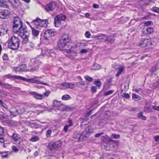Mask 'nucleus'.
<instances>
[{"mask_svg":"<svg viewBox=\"0 0 159 159\" xmlns=\"http://www.w3.org/2000/svg\"><path fill=\"white\" fill-rule=\"evenodd\" d=\"M4 129L3 128L0 127V135H2L4 134Z\"/></svg>","mask_w":159,"mask_h":159,"instance_id":"13d9d810","label":"nucleus"},{"mask_svg":"<svg viewBox=\"0 0 159 159\" xmlns=\"http://www.w3.org/2000/svg\"><path fill=\"white\" fill-rule=\"evenodd\" d=\"M2 87L5 88L6 89H11L13 87V86L11 84L8 83H3Z\"/></svg>","mask_w":159,"mask_h":159,"instance_id":"c85d7f7f","label":"nucleus"},{"mask_svg":"<svg viewBox=\"0 0 159 159\" xmlns=\"http://www.w3.org/2000/svg\"><path fill=\"white\" fill-rule=\"evenodd\" d=\"M61 85L65 87L67 89H73L75 86L74 84L71 83H68L67 82H65L61 83Z\"/></svg>","mask_w":159,"mask_h":159,"instance_id":"ddd939ff","label":"nucleus"},{"mask_svg":"<svg viewBox=\"0 0 159 159\" xmlns=\"http://www.w3.org/2000/svg\"><path fill=\"white\" fill-rule=\"evenodd\" d=\"M18 111L17 110H16V112H11V111H10V112L11 113V115H13L14 116H16L17 115V114L18 113H19L18 112Z\"/></svg>","mask_w":159,"mask_h":159,"instance_id":"8fccbe9b","label":"nucleus"},{"mask_svg":"<svg viewBox=\"0 0 159 159\" xmlns=\"http://www.w3.org/2000/svg\"><path fill=\"white\" fill-rule=\"evenodd\" d=\"M5 142L4 138L2 137H0V142L1 143H3Z\"/></svg>","mask_w":159,"mask_h":159,"instance_id":"69168bd1","label":"nucleus"},{"mask_svg":"<svg viewBox=\"0 0 159 159\" xmlns=\"http://www.w3.org/2000/svg\"><path fill=\"white\" fill-rule=\"evenodd\" d=\"M125 68V67L124 66H122L119 67L118 68V71L116 74V76L118 77L123 71Z\"/></svg>","mask_w":159,"mask_h":159,"instance_id":"5701e85b","label":"nucleus"},{"mask_svg":"<svg viewBox=\"0 0 159 159\" xmlns=\"http://www.w3.org/2000/svg\"><path fill=\"white\" fill-rule=\"evenodd\" d=\"M17 34H19L23 39L22 42V44H26L29 42L28 37L29 36V33L27 31L26 28L22 29L21 31Z\"/></svg>","mask_w":159,"mask_h":159,"instance_id":"20e7f679","label":"nucleus"},{"mask_svg":"<svg viewBox=\"0 0 159 159\" xmlns=\"http://www.w3.org/2000/svg\"><path fill=\"white\" fill-rule=\"evenodd\" d=\"M70 98V96L68 94L64 95L62 97L61 99L63 100H67Z\"/></svg>","mask_w":159,"mask_h":159,"instance_id":"473e14b6","label":"nucleus"},{"mask_svg":"<svg viewBox=\"0 0 159 159\" xmlns=\"http://www.w3.org/2000/svg\"><path fill=\"white\" fill-rule=\"evenodd\" d=\"M56 7V3L54 2H52L45 6V9L47 11H52Z\"/></svg>","mask_w":159,"mask_h":159,"instance_id":"9b49d317","label":"nucleus"},{"mask_svg":"<svg viewBox=\"0 0 159 159\" xmlns=\"http://www.w3.org/2000/svg\"><path fill=\"white\" fill-rule=\"evenodd\" d=\"M20 69L22 71H25L26 70V66L25 64H22L20 66Z\"/></svg>","mask_w":159,"mask_h":159,"instance_id":"c9c22d12","label":"nucleus"},{"mask_svg":"<svg viewBox=\"0 0 159 159\" xmlns=\"http://www.w3.org/2000/svg\"><path fill=\"white\" fill-rule=\"evenodd\" d=\"M30 46L31 47V48H34L35 47L34 45V44L33 43L31 42L30 43Z\"/></svg>","mask_w":159,"mask_h":159,"instance_id":"774afa93","label":"nucleus"},{"mask_svg":"<svg viewBox=\"0 0 159 159\" xmlns=\"http://www.w3.org/2000/svg\"><path fill=\"white\" fill-rule=\"evenodd\" d=\"M152 10L154 12L159 13V8L157 7H154L152 8Z\"/></svg>","mask_w":159,"mask_h":159,"instance_id":"e433bc0d","label":"nucleus"},{"mask_svg":"<svg viewBox=\"0 0 159 159\" xmlns=\"http://www.w3.org/2000/svg\"><path fill=\"white\" fill-rule=\"evenodd\" d=\"M97 91V88L94 86H92L91 87V91L93 93H95Z\"/></svg>","mask_w":159,"mask_h":159,"instance_id":"37998d69","label":"nucleus"},{"mask_svg":"<svg viewBox=\"0 0 159 159\" xmlns=\"http://www.w3.org/2000/svg\"><path fill=\"white\" fill-rule=\"evenodd\" d=\"M10 15V12L7 9H1L0 10V18L1 19H7Z\"/></svg>","mask_w":159,"mask_h":159,"instance_id":"0eeeda50","label":"nucleus"},{"mask_svg":"<svg viewBox=\"0 0 159 159\" xmlns=\"http://www.w3.org/2000/svg\"><path fill=\"white\" fill-rule=\"evenodd\" d=\"M50 92L49 91H47L45 93H44L43 95V97L44 96L45 97H48L50 94Z\"/></svg>","mask_w":159,"mask_h":159,"instance_id":"4d7b16f0","label":"nucleus"},{"mask_svg":"<svg viewBox=\"0 0 159 159\" xmlns=\"http://www.w3.org/2000/svg\"><path fill=\"white\" fill-rule=\"evenodd\" d=\"M81 44L82 43H77L75 45V48H79V49H80V46L81 45Z\"/></svg>","mask_w":159,"mask_h":159,"instance_id":"e2e57ef3","label":"nucleus"},{"mask_svg":"<svg viewBox=\"0 0 159 159\" xmlns=\"http://www.w3.org/2000/svg\"><path fill=\"white\" fill-rule=\"evenodd\" d=\"M6 2L3 0H0V7H7Z\"/></svg>","mask_w":159,"mask_h":159,"instance_id":"cd10ccee","label":"nucleus"},{"mask_svg":"<svg viewBox=\"0 0 159 159\" xmlns=\"http://www.w3.org/2000/svg\"><path fill=\"white\" fill-rule=\"evenodd\" d=\"M13 70H15L16 72H17L22 71V70H21L20 66L17 67H14L13 68Z\"/></svg>","mask_w":159,"mask_h":159,"instance_id":"a19ab883","label":"nucleus"},{"mask_svg":"<svg viewBox=\"0 0 159 159\" xmlns=\"http://www.w3.org/2000/svg\"><path fill=\"white\" fill-rule=\"evenodd\" d=\"M149 41H148V45H149V46H153L155 44V43L154 41H152V40L149 39ZM150 47L152 48V47H151L149 46Z\"/></svg>","mask_w":159,"mask_h":159,"instance_id":"f704fd0d","label":"nucleus"},{"mask_svg":"<svg viewBox=\"0 0 159 159\" xmlns=\"http://www.w3.org/2000/svg\"><path fill=\"white\" fill-rule=\"evenodd\" d=\"M53 106L56 109L62 111H65L66 108H69L68 107L61 104L60 102L57 101H55L53 102Z\"/></svg>","mask_w":159,"mask_h":159,"instance_id":"423d86ee","label":"nucleus"},{"mask_svg":"<svg viewBox=\"0 0 159 159\" xmlns=\"http://www.w3.org/2000/svg\"><path fill=\"white\" fill-rule=\"evenodd\" d=\"M90 34L89 32H86L85 34V36L88 38L90 37Z\"/></svg>","mask_w":159,"mask_h":159,"instance_id":"0e129e2a","label":"nucleus"},{"mask_svg":"<svg viewBox=\"0 0 159 159\" xmlns=\"http://www.w3.org/2000/svg\"><path fill=\"white\" fill-rule=\"evenodd\" d=\"M94 84L98 87H99L101 85V82L99 80L95 81Z\"/></svg>","mask_w":159,"mask_h":159,"instance_id":"4c0bfd02","label":"nucleus"},{"mask_svg":"<svg viewBox=\"0 0 159 159\" xmlns=\"http://www.w3.org/2000/svg\"><path fill=\"white\" fill-rule=\"evenodd\" d=\"M89 127L86 128L85 129L83 132L82 134H81L82 137L83 138V140L84 138L87 137L89 136V133L91 132V130H90Z\"/></svg>","mask_w":159,"mask_h":159,"instance_id":"2eb2a0df","label":"nucleus"},{"mask_svg":"<svg viewBox=\"0 0 159 159\" xmlns=\"http://www.w3.org/2000/svg\"><path fill=\"white\" fill-rule=\"evenodd\" d=\"M62 144V142L60 140L54 143H49L48 144V146L50 149L52 150L53 149L60 148Z\"/></svg>","mask_w":159,"mask_h":159,"instance_id":"6e6552de","label":"nucleus"},{"mask_svg":"<svg viewBox=\"0 0 159 159\" xmlns=\"http://www.w3.org/2000/svg\"><path fill=\"white\" fill-rule=\"evenodd\" d=\"M9 154H10L9 152H0V154H1L2 157L3 158L6 157Z\"/></svg>","mask_w":159,"mask_h":159,"instance_id":"7c9ffc66","label":"nucleus"},{"mask_svg":"<svg viewBox=\"0 0 159 159\" xmlns=\"http://www.w3.org/2000/svg\"><path fill=\"white\" fill-rule=\"evenodd\" d=\"M88 52V50L86 49H82L80 51V52L81 53H86Z\"/></svg>","mask_w":159,"mask_h":159,"instance_id":"680f3d73","label":"nucleus"},{"mask_svg":"<svg viewBox=\"0 0 159 159\" xmlns=\"http://www.w3.org/2000/svg\"><path fill=\"white\" fill-rule=\"evenodd\" d=\"M133 99L135 101L139 100L141 99V98L139 96L134 93L132 95Z\"/></svg>","mask_w":159,"mask_h":159,"instance_id":"bb28decb","label":"nucleus"},{"mask_svg":"<svg viewBox=\"0 0 159 159\" xmlns=\"http://www.w3.org/2000/svg\"><path fill=\"white\" fill-rule=\"evenodd\" d=\"M154 87L155 88H157L159 87V82L156 81L154 84Z\"/></svg>","mask_w":159,"mask_h":159,"instance_id":"6e6d98bb","label":"nucleus"},{"mask_svg":"<svg viewBox=\"0 0 159 159\" xmlns=\"http://www.w3.org/2000/svg\"><path fill=\"white\" fill-rule=\"evenodd\" d=\"M8 41V46L10 48L13 50H16L18 48L20 40L18 37L13 36L9 38Z\"/></svg>","mask_w":159,"mask_h":159,"instance_id":"7ed1b4c3","label":"nucleus"},{"mask_svg":"<svg viewBox=\"0 0 159 159\" xmlns=\"http://www.w3.org/2000/svg\"><path fill=\"white\" fill-rule=\"evenodd\" d=\"M148 41H149V39L147 38L142 39L139 44V46L143 48L146 47L148 45Z\"/></svg>","mask_w":159,"mask_h":159,"instance_id":"dca6fc26","label":"nucleus"},{"mask_svg":"<svg viewBox=\"0 0 159 159\" xmlns=\"http://www.w3.org/2000/svg\"><path fill=\"white\" fill-rule=\"evenodd\" d=\"M98 37V39H105L107 38V37L105 35L103 34H98L97 36Z\"/></svg>","mask_w":159,"mask_h":159,"instance_id":"a878e982","label":"nucleus"},{"mask_svg":"<svg viewBox=\"0 0 159 159\" xmlns=\"http://www.w3.org/2000/svg\"><path fill=\"white\" fill-rule=\"evenodd\" d=\"M151 21H147L145 22L144 23V26H148L151 25L152 23Z\"/></svg>","mask_w":159,"mask_h":159,"instance_id":"09e8293b","label":"nucleus"},{"mask_svg":"<svg viewBox=\"0 0 159 159\" xmlns=\"http://www.w3.org/2000/svg\"><path fill=\"white\" fill-rule=\"evenodd\" d=\"M105 41H107L108 43H110L111 44L113 43L114 42V40L112 39H108V38L105 39Z\"/></svg>","mask_w":159,"mask_h":159,"instance_id":"c03bdc74","label":"nucleus"},{"mask_svg":"<svg viewBox=\"0 0 159 159\" xmlns=\"http://www.w3.org/2000/svg\"><path fill=\"white\" fill-rule=\"evenodd\" d=\"M30 94L33 95L34 98L37 99L42 100L43 98V96L35 92H30Z\"/></svg>","mask_w":159,"mask_h":159,"instance_id":"4468645a","label":"nucleus"},{"mask_svg":"<svg viewBox=\"0 0 159 159\" xmlns=\"http://www.w3.org/2000/svg\"><path fill=\"white\" fill-rule=\"evenodd\" d=\"M12 150L15 152H17L18 151L19 149L16 146L13 145L12 147Z\"/></svg>","mask_w":159,"mask_h":159,"instance_id":"49530a36","label":"nucleus"},{"mask_svg":"<svg viewBox=\"0 0 159 159\" xmlns=\"http://www.w3.org/2000/svg\"><path fill=\"white\" fill-rule=\"evenodd\" d=\"M154 29L152 27H148L147 29V31L148 33L150 34L153 32Z\"/></svg>","mask_w":159,"mask_h":159,"instance_id":"58836bf2","label":"nucleus"},{"mask_svg":"<svg viewBox=\"0 0 159 159\" xmlns=\"http://www.w3.org/2000/svg\"><path fill=\"white\" fill-rule=\"evenodd\" d=\"M52 132L51 130H48L46 133V136L47 137H50V134Z\"/></svg>","mask_w":159,"mask_h":159,"instance_id":"79ce46f5","label":"nucleus"},{"mask_svg":"<svg viewBox=\"0 0 159 159\" xmlns=\"http://www.w3.org/2000/svg\"><path fill=\"white\" fill-rule=\"evenodd\" d=\"M113 91L112 90L109 91L105 93L104 95L105 96H107L109 95L112 94L113 93Z\"/></svg>","mask_w":159,"mask_h":159,"instance_id":"864d4df0","label":"nucleus"},{"mask_svg":"<svg viewBox=\"0 0 159 159\" xmlns=\"http://www.w3.org/2000/svg\"><path fill=\"white\" fill-rule=\"evenodd\" d=\"M0 107L7 110V106L1 99H0Z\"/></svg>","mask_w":159,"mask_h":159,"instance_id":"393cba45","label":"nucleus"},{"mask_svg":"<svg viewBox=\"0 0 159 159\" xmlns=\"http://www.w3.org/2000/svg\"><path fill=\"white\" fill-rule=\"evenodd\" d=\"M123 97L126 99H128L130 97L129 94L128 93H125L123 95Z\"/></svg>","mask_w":159,"mask_h":159,"instance_id":"de8ad7c7","label":"nucleus"},{"mask_svg":"<svg viewBox=\"0 0 159 159\" xmlns=\"http://www.w3.org/2000/svg\"><path fill=\"white\" fill-rule=\"evenodd\" d=\"M32 29V34L34 36H38L39 33V31L35 28L31 27Z\"/></svg>","mask_w":159,"mask_h":159,"instance_id":"b1692460","label":"nucleus"},{"mask_svg":"<svg viewBox=\"0 0 159 159\" xmlns=\"http://www.w3.org/2000/svg\"><path fill=\"white\" fill-rule=\"evenodd\" d=\"M86 82H78L76 83V86L78 87L81 88L83 89H84L86 87V84L85 83Z\"/></svg>","mask_w":159,"mask_h":159,"instance_id":"6ab92c4d","label":"nucleus"},{"mask_svg":"<svg viewBox=\"0 0 159 159\" xmlns=\"http://www.w3.org/2000/svg\"><path fill=\"white\" fill-rule=\"evenodd\" d=\"M71 37L68 34H64L58 42V46L60 50L63 51L64 54L70 52L71 47L69 45Z\"/></svg>","mask_w":159,"mask_h":159,"instance_id":"f257e3e1","label":"nucleus"},{"mask_svg":"<svg viewBox=\"0 0 159 159\" xmlns=\"http://www.w3.org/2000/svg\"><path fill=\"white\" fill-rule=\"evenodd\" d=\"M39 140V137L36 136H34L30 139V140L33 142L37 141Z\"/></svg>","mask_w":159,"mask_h":159,"instance_id":"2f4dec72","label":"nucleus"},{"mask_svg":"<svg viewBox=\"0 0 159 159\" xmlns=\"http://www.w3.org/2000/svg\"><path fill=\"white\" fill-rule=\"evenodd\" d=\"M48 22V20H41L40 24L39 25V27H46L47 26Z\"/></svg>","mask_w":159,"mask_h":159,"instance_id":"412c9836","label":"nucleus"},{"mask_svg":"<svg viewBox=\"0 0 159 159\" xmlns=\"http://www.w3.org/2000/svg\"><path fill=\"white\" fill-rule=\"evenodd\" d=\"M66 19L65 15L60 14L56 16L54 19L55 25L56 27H59L61 25V21H64Z\"/></svg>","mask_w":159,"mask_h":159,"instance_id":"39448f33","label":"nucleus"},{"mask_svg":"<svg viewBox=\"0 0 159 159\" xmlns=\"http://www.w3.org/2000/svg\"><path fill=\"white\" fill-rule=\"evenodd\" d=\"M152 108L154 110L159 111V106H153Z\"/></svg>","mask_w":159,"mask_h":159,"instance_id":"bf43d9fd","label":"nucleus"},{"mask_svg":"<svg viewBox=\"0 0 159 159\" xmlns=\"http://www.w3.org/2000/svg\"><path fill=\"white\" fill-rule=\"evenodd\" d=\"M7 29H5L3 26H0V36H2L7 33Z\"/></svg>","mask_w":159,"mask_h":159,"instance_id":"aec40b11","label":"nucleus"},{"mask_svg":"<svg viewBox=\"0 0 159 159\" xmlns=\"http://www.w3.org/2000/svg\"><path fill=\"white\" fill-rule=\"evenodd\" d=\"M4 78H6L8 79L13 78L15 79L21 80H23L28 81V80L26 79L25 78L19 76H12L10 74L5 75L4 76Z\"/></svg>","mask_w":159,"mask_h":159,"instance_id":"f8f14e48","label":"nucleus"},{"mask_svg":"<svg viewBox=\"0 0 159 159\" xmlns=\"http://www.w3.org/2000/svg\"><path fill=\"white\" fill-rule=\"evenodd\" d=\"M155 141L158 142L159 140V135L155 136L154 137Z\"/></svg>","mask_w":159,"mask_h":159,"instance_id":"052dcab7","label":"nucleus"},{"mask_svg":"<svg viewBox=\"0 0 159 159\" xmlns=\"http://www.w3.org/2000/svg\"><path fill=\"white\" fill-rule=\"evenodd\" d=\"M111 137L113 138L118 139L120 138V135L119 134H111Z\"/></svg>","mask_w":159,"mask_h":159,"instance_id":"72a5a7b5","label":"nucleus"},{"mask_svg":"<svg viewBox=\"0 0 159 159\" xmlns=\"http://www.w3.org/2000/svg\"><path fill=\"white\" fill-rule=\"evenodd\" d=\"M94 70H98L100 69L101 66L100 65L96 64L94 66Z\"/></svg>","mask_w":159,"mask_h":159,"instance_id":"a18cd8bd","label":"nucleus"},{"mask_svg":"<svg viewBox=\"0 0 159 159\" xmlns=\"http://www.w3.org/2000/svg\"><path fill=\"white\" fill-rule=\"evenodd\" d=\"M31 61L33 64H37L38 62V61L34 59H32L31 60Z\"/></svg>","mask_w":159,"mask_h":159,"instance_id":"603ef678","label":"nucleus"},{"mask_svg":"<svg viewBox=\"0 0 159 159\" xmlns=\"http://www.w3.org/2000/svg\"><path fill=\"white\" fill-rule=\"evenodd\" d=\"M13 139L14 141V143L16 144H19L20 143V136L16 133V132H14L13 133L12 135L11 136Z\"/></svg>","mask_w":159,"mask_h":159,"instance_id":"9d476101","label":"nucleus"},{"mask_svg":"<svg viewBox=\"0 0 159 159\" xmlns=\"http://www.w3.org/2000/svg\"><path fill=\"white\" fill-rule=\"evenodd\" d=\"M2 58L3 60L7 61L8 60V57L6 54H4L3 55Z\"/></svg>","mask_w":159,"mask_h":159,"instance_id":"3c124183","label":"nucleus"},{"mask_svg":"<svg viewBox=\"0 0 159 159\" xmlns=\"http://www.w3.org/2000/svg\"><path fill=\"white\" fill-rule=\"evenodd\" d=\"M103 134H104L103 132H101V133H100L97 134H95V137L96 138H98V137H99L100 136H101Z\"/></svg>","mask_w":159,"mask_h":159,"instance_id":"5fc2aeb1","label":"nucleus"},{"mask_svg":"<svg viewBox=\"0 0 159 159\" xmlns=\"http://www.w3.org/2000/svg\"><path fill=\"white\" fill-rule=\"evenodd\" d=\"M69 126H70L69 125H66V126H65L64 128V130L65 132H66Z\"/></svg>","mask_w":159,"mask_h":159,"instance_id":"338daca9","label":"nucleus"},{"mask_svg":"<svg viewBox=\"0 0 159 159\" xmlns=\"http://www.w3.org/2000/svg\"><path fill=\"white\" fill-rule=\"evenodd\" d=\"M85 80L90 82L92 81L93 80V79L92 78L87 75L85 77Z\"/></svg>","mask_w":159,"mask_h":159,"instance_id":"ea45409f","label":"nucleus"},{"mask_svg":"<svg viewBox=\"0 0 159 159\" xmlns=\"http://www.w3.org/2000/svg\"><path fill=\"white\" fill-rule=\"evenodd\" d=\"M56 33L52 30H46L44 34V37L46 40H49L50 37L55 35Z\"/></svg>","mask_w":159,"mask_h":159,"instance_id":"1a4fd4ad","label":"nucleus"},{"mask_svg":"<svg viewBox=\"0 0 159 159\" xmlns=\"http://www.w3.org/2000/svg\"><path fill=\"white\" fill-rule=\"evenodd\" d=\"M22 28H26L23 27V22L18 17L14 18L13 22V30L15 33H18Z\"/></svg>","mask_w":159,"mask_h":159,"instance_id":"f03ea898","label":"nucleus"},{"mask_svg":"<svg viewBox=\"0 0 159 159\" xmlns=\"http://www.w3.org/2000/svg\"><path fill=\"white\" fill-rule=\"evenodd\" d=\"M41 19L39 18H37L35 20H33L32 23L34 24L37 28L39 27Z\"/></svg>","mask_w":159,"mask_h":159,"instance_id":"4be33fe9","label":"nucleus"},{"mask_svg":"<svg viewBox=\"0 0 159 159\" xmlns=\"http://www.w3.org/2000/svg\"><path fill=\"white\" fill-rule=\"evenodd\" d=\"M73 137L74 139H77V141H80L83 140L82 136L81 135V134L79 132H75L74 133Z\"/></svg>","mask_w":159,"mask_h":159,"instance_id":"f3484780","label":"nucleus"},{"mask_svg":"<svg viewBox=\"0 0 159 159\" xmlns=\"http://www.w3.org/2000/svg\"><path fill=\"white\" fill-rule=\"evenodd\" d=\"M27 79L28 80V81H27V82H30L31 83H36L37 84H44L45 85H46L48 86H49V85L48 84H47V83H42L39 80H34L33 79Z\"/></svg>","mask_w":159,"mask_h":159,"instance_id":"a211bd4d","label":"nucleus"},{"mask_svg":"<svg viewBox=\"0 0 159 159\" xmlns=\"http://www.w3.org/2000/svg\"><path fill=\"white\" fill-rule=\"evenodd\" d=\"M138 117L139 118L142 120H146V117L143 115V113L142 112H140L138 114Z\"/></svg>","mask_w":159,"mask_h":159,"instance_id":"c756f323","label":"nucleus"}]
</instances>
